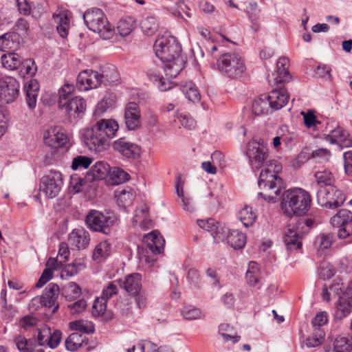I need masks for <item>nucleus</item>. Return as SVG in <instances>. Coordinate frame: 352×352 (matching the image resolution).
I'll return each instance as SVG.
<instances>
[{"mask_svg": "<svg viewBox=\"0 0 352 352\" xmlns=\"http://www.w3.org/2000/svg\"><path fill=\"white\" fill-rule=\"evenodd\" d=\"M245 154L252 169L262 168L258 181L262 191L258 193V197L275 203L283 188V180L278 176L282 165L277 160L270 159L267 144L263 140L253 139L248 142Z\"/></svg>", "mask_w": 352, "mask_h": 352, "instance_id": "obj_1", "label": "nucleus"}, {"mask_svg": "<svg viewBox=\"0 0 352 352\" xmlns=\"http://www.w3.org/2000/svg\"><path fill=\"white\" fill-rule=\"evenodd\" d=\"M154 51L156 56L165 63L164 69L167 76L175 78L184 67L182 47L175 36L166 35L158 38L154 44Z\"/></svg>", "mask_w": 352, "mask_h": 352, "instance_id": "obj_2", "label": "nucleus"}, {"mask_svg": "<svg viewBox=\"0 0 352 352\" xmlns=\"http://www.w3.org/2000/svg\"><path fill=\"white\" fill-rule=\"evenodd\" d=\"M119 129L114 120L101 119L84 134V142L89 150L101 152L109 145V139L115 136Z\"/></svg>", "mask_w": 352, "mask_h": 352, "instance_id": "obj_3", "label": "nucleus"}, {"mask_svg": "<svg viewBox=\"0 0 352 352\" xmlns=\"http://www.w3.org/2000/svg\"><path fill=\"white\" fill-rule=\"evenodd\" d=\"M285 188H283L281 191ZM281 195L280 206L284 214L288 217L301 216L307 212L311 206V198L308 192L302 188H295L280 192L277 199ZM278 200V199H276ZM276 201L275 202H276Z\"/></svg>", "mask_w": 352, "mask_h": 352, "instance_id": "obj_4", "label": "nucleus"}, {"mask_svg": "<svg viewBox=\"0 0 352 352\" xmlns=\"http://www.w3.org/2000/svg\"><path fill=\"white\" fill-rule=\"evenodd\" d=\"M218 70L225 76L238 79L246 72L244 58L236 52H226L221 54L217 61Z\"/></svg>", "mask_w": 352, "mask_h": 352, "instance_id": "obj_5", "label": "nucleus"}, {"mask_svg": "<svg viewBox=\"0 0 352 352\" xmlns=\"http://www.w3.org/2000/svg\"><path fill=\"white\" fill-rule=\"evenodd\" d=\"M83 19L88 28L102 39L107 40L113 36L114 28L101 9L95 8L87 10L83 14Z\"/></svg>", "mask_w": 352, "mask_h": 352, "instance_id": "obj_6", "label": "nucleus"}, {"mask_svg": "<svg viewBox=\"0 0 352 352\" xmlns=\"http://www.w3.org/2000/svg\"><path fill=\"white\" fill-rule=\"evenodd\" d=\"M315 224L311 218H301L296 224H289L285 231L283 241L288 250H298L302 246L301 239Z\"/></svg>", "mask_w": 352, "mask_h": 352, "instance_id": "obj_7", "label": "nucleus"}, {"mask_svg": "<svg viewBox=\"0 0 352 352\" xmlns=\"http://www.w3.org/2000/svg\"><path fill=\"white\" fill-rule=\"evenodd\" d=\"M317 201L319 205L326 208H337L345 201L344 194L333 185L321 186L317 191Z\"/></svg>", "mask_w": 352, "mask_h": 352, "instance_id": "obj_8", "label": "nucleus"}, {"mask_svg": "<svg viewBox=\"0 0 352 352\" xmlns=\"http://www.w3.org/2000/svg\"><path fill=\"white\" fill-rule=\"evenodd\" d=\"M144 243L146 248L139 249V255L141 261L144 260L148 263H153L155 258L153 256L148 255L150 252L153 254H160L163 249L165 241L157 231H153L144 236Z\"/></svg>", "mask_w": 352, "mask_h": 352, "instance_id": "obj_9", "label": "nucleus"}, {"mask_svg": "<svg viewBox=\"0 0 352 352\" xmlns=\"http://www.w3.org/2000/svg\"><path fill=\"white\" fill-rule=\"evenodd\" d=\"M63 186V176L59 171L50 170L41 179L40 190L48 198L58 196Z\"/></svg>", "mask_w": 352, "mask_h": 352, "instance_id": "obj_10", "label": "nucleus"}, {"mask_svg": "<svg viewBox=\"0 0 352 352\" xmlns=\"http://www.w3.org/2000/svg\"><path fill=\"white\" fill-rule=\"evenodd\" d=\"M85 222L91 230L108 234L111 232L113 220L102 212L94 210H91L87 215Z\"/></svg>", "mask_w": 352, "mask_h": 352, "instance_id": "obj_11", "label": "nucleus"}, {"mask_svg": "<svg viewBox=\"0 0 352 352\" xmlns=\"http://www.w3.org/2000/svg\"><path fill=\"white\" fill-rule=\"evenodd\" d=\"M352 221V212L346 209L340 210L330 220V223L338 228L337 234L340 239H346L351 226L349 224Z\"/></svg>", "mask_w": 352, "mask_h": 352, "instance_id": "obj_12", "label": "nucleus"}, {"mask_svg": "<svg viewBox=\"0 0 352 352\" xmlns=\"http://www.w3.org/2000/svg\"><path fill=\"white\" fill-rule=\"evenodd\" d=\"M102 84L100 74L94 70H84L79 73L76 87L80 91L96 89Z\"/></svg>", "mask_w": 352, "mask_h": 352, "instance_id": "obj_13", "label": "nucleus"}, {"mask_svg": "<svg viewBox=\"0 0 352 352\" xmlns=\"http://www.w3.org/2000/svg\"><path fill=\"white\" fill-rule=\"evenodd\" d=\"M124 119L128 130L135 131L140 128L142 125V116L138 104L130 102L125 105Z\"/></svg>", "mask_w": 352, "mask_h": 352, "instance_id": "obj_14", "label": "nucleus"}, {"mask_svg": "<svg viewBox=\"0 0 352 352\" xmlns=\"http://www.w3.org/2000/svg\"><path fill=\"white\" fill-rule=\"evenodd\" d=\"M19 82L12 77L6 76L0 80V95L2 100L6 103H11L15 100L19 95Z\"/></svg>", "mask_w": 352, "mask_h": 352, "instance_id": "obj_15", "label": "nucleus"}, {"mask_svg": "<svg viewBox=\"0 0 352 352\" xmlns=\"http://www.w3.org/2000/svg\"><path fill=\"white\" fill-rule=\"evenodd\" d=\"M60 331L52 330L50 327L44 325L38 329V343L40 346H47L51 349L56 348L61 340Z\"/></svg>", "mask_w": 352, "mask_h": 352, "instance_id": "obj_16", "label": "nucleus"}, {"mask_svg": "<svg viewBox=\"0 0 352 352\" xmlns=\"http://www.w3.org/2000/svg\"><path fill=\"white\" fill-rule=\"evenodd\" d=\"M44 142L52 148H59L65 145L67 136L65 130L59 126H51L44 133Z\"/></svg>", "mask_w": 352, "mask_h": 352, "instance_id": "obj_17", "label": "nucleus"}, {"mask_svg": "<svg viewBox=\"0 0 352 352\" xmlns=\"http://www.w3.org/2000/svg\"><path fill=\"white\" fill-rule=\"evenodd\" d=\"M113 148L126 158H137L140 155V147L125 138H121L115 140L113 143Z\"/></svg>", "mask_w": 352, "mask_h": 352, "instance_id": "obj_18", "label": "nucleus"}, {"mask_svg": "<svg viewBox=\"0 0 352 352\" xmlns=\"http://www.w3.org/2000/svg\"><path fill=\"white\" fill-rule=\"evenodd\" d=\"M329 133L324 134V139L331 144H336L341 148H348L352 146V140L349 133L340 127L327 129Z\"/></svg>", "mask_w": 352, "mask_h": 352, "instance_id": "obj_19", "label": "nucleus"}, {"mask_svg": "<svg viewBox=\"0 0 352 352\" xmlns=\"http://www.w3.org/2000/svg\"><path fill=\"white\" fill-rule=\"evenodd\" d=\"M71 15L70 11L63 8H58L53 14L52 19L56 24L57 32L63 38L68 34Z\"/></svg>", "mask_w": 352, "mask_h": 352, "instance_id": "obj_20", "label": "nucleus"}, {"mask_svg": "<svg viewBox=\"0 0 352 352\" xmlns=\"http://www.w3.org/2000/svg\"><path fill=\"white\" fill-rule=\"evenodd\" d=\"M87 108L85 100L80 96H75L71 98L66 104L60 107L64 110L70 118H81Z\"/></svg>", "mask_w": 352, "mask_h": 352, "instance_id": "obj_21", "label": "nucleus"}, {"mask_svg": "<svg viewBox=\"0 0 352 352\" xmlns=\"http://www.w3.org/2000/svg\"><path fill=\"white\" fill-rule=\"evenodd\" d=\"M89 232L82 228L73 230L68 236L69 245L78 250L86 248L89 244Z\"/></svg>", "mask_w": 352, "mask_h": 352, "instance_id": "obj_22", "label": "nucleus"}, {"mask_svg": "<svg viewBox=\"0 0 352 352\" xmlns=\"http://www.w3.org/2000/svg\"><path fill=\"white\" fill-rule=\"evenodd\" d=\"M22 43V38L15 32H7L0 36V50L15 51L18 50Z\"/></svg>", "mask_w": 352, "mask_h": 352, "instance_id": "obj_23", "label": "nucleus"}, {"mask_svg": "<svg viewBox=\"0 0 352 352\" xmlns=\"http://www.w3.org/2000/svg\"><path fill=\"white\" fill-rule=\"evenodd\" d=\"M142 276L138 273H135L126 276L124 280H117L119 286L131 295L136 294L142 289L141 283Z\"/></svg>", "mask_w": 352, "mask_h": 352, "instance_id": "obj_24", "label": "nucleus"}, {"mask_svg": "<svg viewBox=\"0 0 352 352\" xmlns=\"http://www.w3.org/2000/svg\"><path fill=\"white\" fill-rule=\"evenodd\" d=\"M266 98L270 107L274 110H278L287 104L289 96L285 89L280 88L272 90Z\"/></svg>", "mask_w": 352, "mask_h": 352, "instance_id": "obj_25", "label": "nucleus"}, {"mask_svg": "<svg viewBox=\"0 0 352 352\" xmlns=\"http://www.w3.org/2000/svg\"><path fill=\"white\" fill-rule=\"evenodd\" d=\"M146 74L149 80L152 81L161 91L169 90L175 85L172 81L163 78L160 75L159 67H151L148 69Z\"/></svg>", "mask_w": 352, "mask_h": 352, "instance_id": "obj_26", "label": "nucleus"}, {"mask_svg": "<svg viewBox=\"0 0 352 352\" xmlns=\"http://www.w3.org/2000/svg\"><path fill=\"white\" fill-rule=\"evenodd\" d=\"M25 91V102L30 110L35 109L38 94L39 91V84L35 79H31L26 82L24 86Z\"/></svg>", "mask_w": 352, "mask_h": 352, "instance_id": "obj_27", "label": "nucleus"}, {"mask_svg": "<svg viewBox=\"0 0 352 352\" xmlns=\"http://www.w3.org/2000/svg\"><path fill=\"white\" fill-rule=\"evenodd\" d=\"M289 60L286 57L280 58L276 63V74H274V82L276 85L288 82L290 77V74L288 71Z\"/></svg>", "mask_w": 352, "mask_h": 352, "instance_id": "obj_28", "label": "nucleus"}, {"mask_svg": "<svg viewBox=\"0 0 352 352\" xmlns=\"http://www.w3.org/2000/svg\"><path fill=\"white\" fill-rule=\"evenodd\" d=\"M175 191L177 197L181 199V201L182 203V207L184 210L186 211H192L193 206L192 200L190 197H186L184 192V179L182 175L179 174L176 176L175 178Z\"/></svg>", "mask_w": 352, "mask_h": 352, "instance_id": "obj_29", "label": "nucleus"}, {"mask_svg": "<svg viewBox=\"0 0 352 352\" xmlns=\"http://www.w3.org/2000/svg\"><path fill=\"white\" fill-rule=\"evenodd\" d=\"M135 194L133 190L129 187H125L122 190L115 192V198L119 206L126 208L132 205L135 199Z\"/></svg>", "mask_w": 352, "mask_h": 352, "instance_id": "obj_30", "label": "nucleus"}, {"mask_svg": "<svg viewBox=\"0 0 352 352\" xmlns=\"http://www.w3.org/2000/svg\"><path fill=\"white\" fill-rule=\"evenodd\" d=\"M352 289L350 287L342 296H340L336 306L337 311L341 313L340 316H346L351 312L352 307Z\"/></svg>", "mask_w": 352, "mask_h": 352, "instance_id": "obj_31", "label": "nucleus"}, {"mask_svg": "<svg viewBox=\"0 0 352 352\" xmlns=\"http://www.w3.org/2000/svg\"><path fill=\"white\" fill-rule=\"evenodd\" d=\"M1 63L5 68L15 70L21 67L22 58L16 53L10 52L1 56Z\"/></svg>", "mask_w": 352, "mask_h": 352, "instance_id": "obj_32", "label": "nucleus"}, {"mask_svg": "<svg viewBox=\"0 0 352 352\" xmlns=\"http://www.w3.org/2000/svg\"><path fill=\"white\" fill-rule=\"evenodd\" d=\"M111 245L107 241L99 243L93 251L92 258L95 261L100 262L104 260L111 252Z\"/></svg>", "mask_w": 352, "mask_h": 352, "instance_id": "obj_33", "label": "nucleus"}, {"mask_svg": "<svg viewBox=\"0 0 352 352\" xmlns=\"http://www.w3.org/2000/svg\"><path fill=\"white\" fill-rule=\"evenodd\" d=\"M245 278L247 283L253 287L259 288V283L261 280L260 272L258 265L255 262H250L248 270L246 272Z\"/></svg>", "mask_w": 352, "mask_h": 352, "instance_id": "obj_34", "label": "nucleus"}, {"mask_svg": "<svg viewBox=\"0 0 352 352\" xmlns=\"http://www.w3.org/2000/svg\"><path fill=\"white\" fill-rule=\"evenodd\" d=\"M14 343L20 352H33L36 340L34 338L27 339L21 335H18L14 338Z\"/></svg>", "mask_w": 352, "mask_h": 352, "instance_id": "obj_35", "label": "nucleus"}, {"mask_svg": "<svg viewBox=\"0 0 352 352\" xmlns=\"http://www.w3.org/2000/svg\"><path fill=\"white\" fill-rule=\"evenodd\" d=\"M246 243L245 235L236 230H231L230 235L228 236V243L234 249H241Z\"/></svg>", "mask_w": 352, "mask_h": 352, "instance_id": "obj_36", "label": "nucleus"}, {"mask_svg": "<svg viewBox=\"0 0 352 352\" xmlns=\"http://www.w3.org/2000/svg\"><path fill=\"white\" fill-rule=\"evenodd\" d=\"M248 17L252 23V28L254 32L259 29V25L257 21L259 18L260 10L258 9V5L255 1H250L245 8Z\"/></svg>", "mask_w": 352, "mask_h": 352, "instance_id": "obj_37", "label": "nucleus"}, {"mask_svg": "<svg viewBox=\"0 0 352 352\" xmlns=\"http://www.w3.org/2000/svg\"><path fill=\"white\" fill-rule=\"evenodd\" d=\"M140 28L145 34L151 36L157 31L159 22L155 16H148L142 20Z\"/></svg>", "mask_w": 352, "mask_h": 352, "instance_id": "obj_38", "label": "nucleus"}, {"mask_svg": "<svg viewBox=\"0 0 352 352\" xmlns=\"http://www.w3.org/2000/svg\"><path fill=\"white\" fill-rule=\"evenodd\" d=\"M342 284L340 283H334L327 287L324 285L322 297L323 300L329 302L331 296L338 297L342 296Z\"/></svg>", "mask_w": 352, "mask_h": 352, "instance_id": "obj_39", "label": "nucleus"}, {"mask_svg": "<svg viewBox=\"0 0 352 352\" xmlns=\"http://www.w3.org/2000/svg\"><path fill=\"white\" fill-rule=\"evenodd\" d=\"M182 92L189 101L192 102L200 101L201 95L194 82L191 81L186 82L182 87Z\"/></svg>", "mask_w": 352, "mask_h": 352, "instance_id": "obj_40", "label": "nucleus"}, {"mask_svg": "<svg viewBox=\"0 0 352 352\" xmlns=\"http://www.w3.org/2000/svg\"><path fill=\"white\" fill-rule=\"evenodd\" d=\"M62 294L69 300H74L81 295V288L74 282H69L62 289Z\"/></svg>", "mask_w": 352, "mask_h": 352, "instance_id": "obj_41", "label": "nucleus"}, {"mask_svg": "<svg viewBox=\"0 0 352 352\" xmlns=\"http://www.w3.org/2000/svg\"><path fill=\"white\" fill-rule=\"evenodd\" d=\"M59 294V287L58 285L51 283L45 289V293L42 295L46 302L48 303V307L55 305Z\"/></svg>", "mask_w": 352, "mask_h": 352, "instance_id": "obj_42", "label": "nucleus"}, {"mask_svg": "<svg viewBox=\"0 0 352 352\" xmlns=\"http://www.w3.org/2000/svg\"><path fill=\"white\" fill-rule=\"evenodd\" d=\"M136 23L133 18L127 17L119 21L117 29L122 36H126L135 28Z\"/></svg>", "mask_w": 352, "mask_h": 352, "instance_id": "obj_43", "label": "nucleus"}, {"mask_svg": "<svg viewBox=\"0 0 352 352\" xmlns=\"http://www.w3.org/2000/svg\"><path fill=\"white\" fill-rule=\"evenodd\" d=\"M85 341V337L80 333L75 332L70 334L65 340L67 350L74 351L80 348Z\"/></svg>", "mask_w": 352, "mask_h": 352, "instance_id": "obj_44", "label": "nucleus"}, {"mask_svg": "<svg viewBox=\"0 0 352 352\" xmlns=\"http://www.w3.org/2000/svg\"><path fill=\"white\" fill-rule=\"evenodd\" d=\"M116 96L113 94L105 96L96 106L94 111V116H100L107 111L109 109H112L115 105Z\"/></svg>", "mask_w": 352, "mask_h": 352, "instance_id": "obj_45", "label": "nucleus"}, {"mask_svg": "<svg viewBox=\"0 0 352 352\" xmlns=\"http://www.w3.org/2000/svg\"><path fill=\"white\" fill-rule=\"evenodd\" d=\"M100 76L104 85H116L120 82L119 74L113 67L107 68Z\"/></svg>", "mask_w": 352, "mask_h": 352, "instance_id": "obj_46", "label": "nucleus"}, {"mask_svg": "<svg viewBox=\"0 0 352 352\" xmlns=\"http://www.w3.org/2000/svg\"><path fill=\"white\" fill-rule=\"evenodd\" d=\"M270 104L266 95H262L252 102V113L256 116L264 114L268 111Z\"/></svg>", "mask_w": 352, "mask_h": 352, "instance_id": "obj_47", "label": "nucleus"}, {"mask_svg": "<svg viewBox=\"0 0 352 352\" xmlns=\"http://www.w3.org/2000/svg\"><path fill=\"white\" fill-rule=\"evenodd\" d=\"M239 218L243 226L248 228L252 226L255 222L256 214L251 207L245 206L239 211Z\"/></svg>", "mask_w": 352, "mask_h": 352, "instance_id": "obj_48", "label": "nucleus"}, {"mask_svg": "<svg viewBox=\"0 0 352 352\" xmlns=\"http://www.w3.org/2000/svg\"><path fill=\"white\" fill-rule=\"evenodd\" d=\"M74 90V86L72 83L65 82L58 90L59 100L58 106L60 108L62 106L66 104L72 97V93Z\"/></svg>", "mask_w": 352, "mask_h": 352, "instance_id": "obj_49", "label": "nucleus"}, {"mask_svg": "<svg viewBox=\"0 0 352 352\" xmlns=\"http://www.w3.org/2000/svg\"><path fill=\"white\" fill-rule=\"evenodd\" d=\"M324 338L325 332L323 329H314L312 335L306 339L305 344L309 348L318 347L324 342Z\"/></svg>", "mask_w": 352, "mask_h": 352, "instance_id": "obj_50", "label": "nucleus"}, {"mask_svg": "<svg viewBox=\"0 0 352 352\" xmlns=\"http://www.w3.org/2000/svg\"><path fill=\"white\" fill-rule=\"evenodd\" d=\"M148 212V209L146 205L137 208L133 217V221L135 224H139L142 228L147 227L151 223V221L147 218Z\"/></svg>", "mask_w": 352, "mask_h": 352, "instance_id": "obj_51", "label": "nucleus"}, {"mask_svg": "<svg viewBox=\"0 0 352 352\" xmlns=\"http://www.w3.org/2000/svg\"><path fill=\"white\" fill-rule=\"evenodd\" d=\"M233 327L226 323H222L219 326V333L221 335L224 342L232 341V343H236L239 341V336H233Z\"/></svg>", "mask_w": 352, "mask_h": 352, "instance_id": "obj_52", "label": "nucleus"}, {"mask_svg": "<svg viewBox=\"0 0 352 352\" xmlns=\"http://www.w3.org/2000/svg\"><path fill=\"white\" fill-rule=\"evenodd\" d=\"M142 352H174L172 349L168 346H160L149 340H142L138 344Z\"/></svg>", "mask_w": 352, "mask_h": 352, "instance_id": "obj_53", "label": "nucleus"}, {"mask_svg": "<svg viewBox=\"0 0 352 352\" xmlns=\"http://www.w3.org/2000/svg\"><path fill=\"white\" fill-rule=\"evenodd\" d=\"M109 177L113 184L118 185L129 180V175L122 168L114 167L110 169Z\"/></svg>", "mask_w": 352, "mask_h": 352, "instance_id": "obj_54", "label": "nucleus"}, {"mask_svg": "<svg viewBox=\"0 0 352 352\" xmlns=\"http://www.w3.org/2000/svg\"><path fill=\"white\" fill-rule=\"evenodd\" d=\"M230 232L231 230H230L227 227L220 223H217L214 230H213L211 235L217 243L224 241H228V236L230 235Z\"/></svg>", "mask_w": 352, "mask_h": 352, "instance_id": "obj_55", "label": "nucleus"}, {"mask_svg": "<svg viewBox=\"0 0 352 352\" xmlns=\"http://www.w3.org/2000/svg\"><path fill=\"white\" fill-rule=\"evenodd\" d=\"M315 177L318 184L325 185V187L333 185L334 182L332 173L327 169L316 171L315 173Z\"/></svg>", "mask_w": 352, "mask_h": 352, "instance_id": "obj_56", "label": "nucleus"}, {"mask_svg": "<svg viewBox=\"0 0 352 352\" xmlns=\"http://www.w3.org/2000/svg\"><path fill=\"white\" fill-rule=\"evenodd\" d=\"M281 135H283V142L288 148H292L296 144L298 140V135L293 132H289L286 126L280 127Z\"/></svg>", "mask_w": 352, "mask_h": 352, "instance_id": "obj_57", "label": "nucleus"}, {"mask_svg": "<svg viewBox=\"0 0 352 352\" xmlns=\"http://www.w3.org/2000/svg\"><path fill=\"white\" fill-rule=\"evenodd\" d=\"M181 314L186 320H198L202 318L203 314L201 311L193 306L189 305L184 307L181 310Z\"/></svg>", "mask_w": 352, "mask_h": 352, "instance_id": "obj_58", "label": "nucleus"}, {"mask_svg": "<svg viewBox=\"0 0 352 352\" xmlns=\"http://www.w3.org/2000/svg\"><path fill=\"white\" fill-rule=\"evenodd\" d=\"M351 344L346 338H338L334 342L333 352H351Z\"/></svg>", "mask_w": 352, "mask_h": 352, "instance_id": "obj_59", "label": "nucleus"}, {"mask_svg": "<svg viewBox=\"0 0 352 352\" xmlns=\"http://www.w3.org/2000/svg\"><path fill=\"white\" fill-rule=\"evenodd\" d=\"M175 116L179 120L181 125L184 128L188 130L195 128L196 122L189 114L177 112Z\"/></svg>", "mask_w": 352, "mask_h": 352, "instance_id": "obj_60", "label": "nucleus"}, {"mask_svg": "<svg viewBox=\"0 0 352 352\" xmlns=\"http://www.w3.org/2000/svg\"><path fill=\"white\" fill-rule=\"evenodd\" d=\"M331 152L327 148H318L311 153V160L315 162L324 163L329 162Z\"/></svg>", "mask_w": 352, "mask_h": 352, "instance_id": "obj_61", "label": "nucleus"}, {"mask_svg": "<svg viewBox=\"0 0 352 352\" xmlns=\"http://www.w3.org/2000/svg\"><path fill=\"white\" fill-rule=\"evenodd\" d=\"M110 167L107 164L102 162H98L92 168L93 174L95 177L103 178L110 171Z\"/></svg>", "mask_w": 352, "mask_h": 352, "instance_id": "obj_62", "label": "nucleus"}, {"mask_svg": "<svg viewBox=\"0 0 352 352\" xmlns=\"http://www.w3.org/2000/svg\"><path fill=\"white\" fill-rule=\"evenodd\" d=\"M21 72L24 74L29 75L30 76L34 75L36 72L37 67L34 61L32 59H23L21 65Z\"/></svg>", "mask_w": 352, "mask_h": 352, "instance_id": "obj_63", "label": "nucleus"}, {"mask_svg": "<svg viewBox=\"0 0 352 352\" xmlns=\"http://www.w3.org/2000/svg\"><path fill=\"white\" fill-rule=\"evenodd\" d=\"M327 322L328 314L326 311L318 313L311 321L313 327L317 331H318L319 329H322V327Z\"/></svg>", "mask_w": 352, "mask_h": 352, "instance_id": "obj_64", "label": "nucleus"}]
</instances>
